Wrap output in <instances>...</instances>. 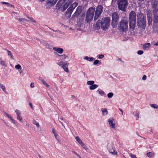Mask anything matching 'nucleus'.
<instances>
[{"mask_svg": "<svg viewBox=\"0 0 158 158\" xmlns=\"http://www.w3.org/2000/svg\"><path fill=\"white\" fill-rule=\"evenodd\" d=\"M137 25L140 28L145 29L146 26V18L143 15L139 14L137 15Z\"/></svg>", "mask_w": 158, "mask_h": 158, "instance_id": "f257e3e1", "label": "nucleus"}, {"mask_svg": "<svg viewBox=\"0 0 158 158\" xmlns=\"http://www.w3.org/2000/svg\"><path fill=\"white\" fill-rule=\"evenodd\" d=\"M128 22L127 20L122 19L118 25V29L121 32H124L127 31Z\"/></svg>", "mask_w": 158, "mask_h": 158, "instance_id": "f03ea898", "label": "nucleus"}, {"mask_svg": "<svg viewBox=\"0 0 158 158\" xmlns=\"http://www.w3.org/2000/svg\"><path fill=\"white\" fill-rule=\"evenodd\" d=\"M95 9V7H90L87 10L85 17L87 23L90 22L93 19Z\"/></svg>", "mask_w": 158, "mask_h": 158, "instance_id": "7ed1b4c3", "label": "nucleus"}, {"mask_svg": "<svg viewBox=\"0 0 158 158\" xmlns=\"http://www.w3.org/2000/svg\"><path fill=\"white\" fill-rule=\"evenodd\" d=\"M110 19L109 17L104 18L100 20V26L102 29L104 30L107 29L110 25Z\"/></svg>", "mask_w": 158, "mask_h": 158, "instance_id": "20e7f679", "label": "nucleus"}, {"mask_svg": "<svg viewBox=\"0 0 158 158\" xmlns=\"http://www.w3.org/2000/svg\"><path fill=\"white\" fill-rule=\"evenodd\" d=\"M112 16L111 25L113 28H115L117 25V23L119 20V16L116 12H114L112 14Z\"/></svg>", "mask_w": 158, "mask_h": 158, "instance_id": "39448f33", "label": "nucleus"}, {"mask_svg": "<svg viewBox=\"0 0 158 158\" xmlns=\"http://www.w3.org/2000/svg\"><path fill=\"white\" fill-rule=\"evenodd\" d=\"M118 8L123 11H125L128 4L127 0H119L118 2Z\"/></svg>", "mask_w": 158, "mask_h": 158, "instance_id": "423d86ee", "label": "nucleus"}, {"mask_svg": "<svg viewBox=\"0 0 158 158\" xmlns=\"http://www.w3.org/2000/svg\"><path fill=\"white\" fill-rule=\"evenodd\" d=\"M107 148L110 152L114 155H117V152L115 151L114 145L112 142L108 143L107 146Z\"/></svg>", "mask_w": 158, "mask_h": 158, "instance_id": "0eeeda50", "label": "nucleus"}, {"mask_svg": "<svg viewBox=\"0 0 158 158\" xmlns=\"http://www.w3.org/2000/svg\"><path fill=\"white\" fill-rule=\"evenodd\" d=\"M78 4L77 2H75L73 4L71 5L66 11V15L70 16L73 11L78 5Z\"/></svg>", "mask_w": 158, "mask_h": 158, "instance_id": "6e6552de", "label": "nucleus"}, {"mask_svg": "<svg viewBox=\"0 0 158 158\" xmlns=\"http://www.w3.org/2000/svg\"><path fill=\"white\" fill-rule=\"evenodd\" d=\"M103 7L102 6L100 5L98 6L96 8L95 12L94 20H97L98 17L100 16L102 13V11Z\"/></svg>", "mask_w": 158, "mask_h": 158, "instance_id": "1a4fd4ad", "label": "nucleus"}, {"mask_svg": "<svg viewBox=\"0 0 158 158\" xmlns=\"http://www.w3.org/2000/svg\"><path fill=\"white\" fill-rule=\"evenodd\" d=\"M68 64H69L68 63L62 61H60L58 63V64L63 68L64 71L67 73L69 72V70L68 68Z\"/></svg>", "mask_w": 158, "mask_h": 158, "instance_id": "9d476101", "label": "nucleus"}, {"mask_svg": "<svg viewBox=\"0 0 158 158\" xmlns=\"http://www.w3.org/2000/svg\"><path fill=\"white\" fill-rule=\"evenodd\" d=\"M82 10V7L81 6H78L76 9V11L74 14L72 16L73 17H78L80 14Z\"/></svg>", "mask_w": 158, "mask_h": 158, "instance_id": "9b49d317", "label": "nucleus"}, {"mask_svg": "<svg viewBox=\"0 0 158 158\" xmlns=\"http://www.w3.org/2000/svg\"><path fill=\"white\" fill-rule=\"evenodd\" d=\"M147 18L148 24L149 26L152 25L153 20L152 14L150 12H148L147 14Z\"/></svg>", "mask_w": 158, "mask_h": 158, "instance_id": "f8f14e48", "label": "nucleus"}, {"mask_svg": "<svg viewBox=\"0 0 158 158\" xmlns=\"http://www.w3.org/2000/svg\"><path fill=\"white\" fill-rule=\"evenodd\" d=\"M57 1L58 0H47L46 2L47 7H50L54 6Z\"/></svg>", "mask_w": 158, "mask_h": 158, "instance_id": "ddd939ff", "label": "nucleus"}, {"mask_svg": "<svg viewBox=\"0 0 158 158\" xmlns=\"http://www.w3.org/2000/svg\"><path fill=\"white\" fill-rule=\"evenodd\" d=\"M136 15L133 11H131L129 15V21H136Z\"/></svg>", "mask_w": 158, "mask_h": 158, "instance_id": "4468645a", "label": "nucleus"}, {"mask_svg": "<svg viewBox=\"0 0 158 158\" xmlns=\"http://www.w3.org/2000/svg\"><path fill=\"white\" fill-rule=\"evenodd\" d=\"M109 125L112 128L115 129V123L114 119L113 118H110L108 120Z\"/></svg>", "mask_w": 158, "mask_h": 158, "instance_id": "2eb2a0df", "label": "nucleus"}, {"mask_svg": "<svg viewBox=\"0 0 158 158\" xmlns=\"http://www.w3.org/2000/svg\"><path fill=\"white\" fill-rule=\"evenodd\" d=\"M129 23L130 29L133 31L135 27L136 21H129Z\"/></svg>", "mask_w": 158, "mask_h": 158, "instance_id": "dca6fc26", "label": "nucleus"}, {"mask_svg": "<svg viewBox=\"0 0 158 158\" xmlns=\"http://www.w3.org/2000/svg\"><path fill=\"white\" fill-rule=\"evenodd\" d=\"M15 112L17 115V119L21 122L22 119V117L21 116V113L20 111L18 110H15Z\"/></svg>", "mask_w": 158, "mask_h": 158, "instance_id": "f3484780", "label": "nucleus"}, {"mask_svg": "<svg viewBox=\"0 0 158 158\" xmlns=\"http://www.w3.org/2000/svg\"><path fill=\"white\" fill-rule=\"evenodd\" d=\"M100 20H98L97 22L95 23L93 26L94 29L95 30H98L100 28Z\"/></svg>", "mask_w": 158, "mask_h": 158, "instance_id": "a211bd4d", "label": "nucleus"}, {"mask_svg": "<svg viewBox=\"0 0 158 158\" xmlns=\"http://www.w3.org/2000/svg\"><path fill=\"white\" fill-rule=\"evenodd\" d=\"M85 15L82 14L79 16L78 17V21L80 22V24H82L83 23V20L84 19Z\"/></svg>", "mask_w": 158, "mask_h": 158, "instance_id": "6ab92c4d", "label": "nucleus"}, {"mask_svg": "<svg viewBox=\"0 0 158 158\" xmlns=\"http://www.w3.org/2000/svg\"><path fill=\"white\" fill-rule=\"evenodd\" d=\"M152 10L153 14L158 13V5L156 4L153 6Z\"/></svg>", "mask_w": 158, "mask_h": 158, "instance_id": "aec40b11", "label": "nucleus"}, {"mask_svg": "<svg viewBox=\"0 0 158 158\" xmlns=\"http://www.w3.org/2000/svg\"><path fill=\"white\" fill-rule=\"evenodd\" d=\"M153 23H154L156 24L158 23V13L153 14Z\"/></svg>", "mask_w": 158, "mask_h": 158, "instance_id": "412c9836", "label": "nucleus"}, {"mask_svg": "<svg viewBox=\"0 0 158 158\" xmlns=\"http://www.w3.org/2000/svg\"><path fill=\"white\" fill-rule=\"evenodd\" d=\"M53 50L60 54L62 53L63 52V49L60 48L54 47L53 48Z\"/></svg>", "mask_w": 158, "mask_h": 158, "instance_id": "4be33fe9", "label": "nucleus"}, {"mask_svg": "<svg viewBox=\"0 0 158 158\" xmlns=\"http://www.w3.org/2000/svg\"><path fill=\"white\" fill-rule=\"evenodd\" d=\"M67 3H65L61 7V10L63 11H64L69 6Z\"/></svg>", "mask_w": 158, "mask_h": 158, "instance_id": "5701e85b", "label": "nucleus"}, {"mask_svg": "<svg viewBox=\"0 0 158 158\" xmlns=\"http://www.w3.org/2000/svg\"><path fill=\"white\" fill-rule=\"evenodd\" d=\"M64 4L62 2V1H60L58 2L56 5V7L57 9H60L62 5Z\"/></svg>", "mask_w": 158, "mask_h": 158, "instance_id": "b1692460", "label": "nucleus"}, {"mask_svg": "<svg viewBox=\"0 0 158 158\" xmlns=\"http://www.w3.org/2000/svg\"><path fill=\"white\" fill-rule=\"evenodd\" d=\"M64 4L62 2V1H60L58 2L56 5V7L57 9H60L62 5Z\"/></svg>", "mask_w": 158, "mask_h": 158, "instance_id": "393cba45", "label": "nucleus"}, {"mask_svg": "<svg viewBox=\"0 0 158 158\" xmlns=\"http://www.w3.org/2000/svg\"><path fill=\"white\" fill-rule=\"evenodd\" d=\"M101 110L103 115H106L108 114V112L106 109L102 108Z\"/></svg>", "mask_w": 158, "mask_h": 158, "instance_id": "a878e982", "label": "nucleus"}, {"mask_svg": "<svg viewBox=\"0 0 158 158\" xmlns=\"http://www.w3.org/2000/svg\"><path fill=\"white\" fill-rule=\"evenodd\" d=\"M4 50L7 51L8 56L12 59H13L14 58L13 56V55L11 52L6 48Z\"/></svg>", "mask_w": 158, "mask_h": 158, "instance_id": "bb28decb", "label": "nucleus"}, {"mask_svg": "<svg viewBox=\"0 0 158 158\" xmlns=\"http://www.w3.org/2000/svg\"><path fill=\"white\" fill-rule=\"evenodd\" d=\"M150 45V43H146L144 44L143 45V49H146L147 48L149 47Z\"/></svg>", "mask_w": 158, "mask_h": 158, "instance_id": "cd10ccee", "label": "nucleus"}, {"mask_svg": "<svg viewBox=\"0 0 158 158\" xmlns=\"http://www.w3.org/2000/svg\"><path fill=\"white\" fill-rule=\"evenodd\" d=\"M98 87V85L96 84H93L92 85H91L89 87V89L91 90H94L97 88Z\"/></svg>", "mask_w": 158, "mask_h": 158, "instance_id": "c85d7f7f", "label": "nucleus"}, {"mask_svg": "<svg viewBox=\"0 0 158 158\" xmlns=\"http://www.w3.org/2000/svg\"><path fill=\"white\" fill-rule=\"evenodd\" d=\"M84 59L86 60H87L88 61H92L95 60L94 58L92 57H88V56H86L84 57Z\"/></svg>", "mask_w": 158, "mask_h": 158, "instance_id": "c756f323", "label": "nucleus"}, {"mask_svg": "<svg viewBox=\"0 0 158 158\" xmlns=\"http://www.w3.org/2000/svg\"><path fill=\"white\" fill-rule=\"evenodd\" d=\"M0 64L4 66H6V62L5 61L2 60V57L0 58Z\"/></svg>", "mask_w": 158, "mask_h": 158, "instance_id": "7c9ffc66", "label": "nucleus"}, {"mask_svg": "<svg viewBox=\"0 0 158 158\" xmlns=\"http://www.w3.org/2000/svg\"><path fill=\"white\" fill-rule=\"evenodd\" d=\"M0 87L2 89L3 91L5 92V93L7 94V92L6 90V88L5 85H4L3 84H0Z\"/></svg>", "mask_w": 158, "mask_h": 158, "instance_id": "2f4dec72", "label": "nucleus"}, {"mask_svg": "<svg viewBox=\"0 0 158 158\" xmlns=\"http://www.w3.org/2000/svg\"><path fill=\"white\" fill-rule=\"evenodd\" d=\"M76 139L78 143L80 145L83 143L79 137L78 136L76 137Z\"/></svg>", "mask_w": 158, "mask_h": 158, "instance_id": "473e14b6", "label": "nucleus"}, {"mask_svg": "<svg viewBox=\"0 0 158 158\" xmlns=\"http://www.w3.org/2000/svg\"><path fill=\"white\" fill-rule=\"evenodd\" d=\"M81 146L86 150L89 149L83 143L81 144Z\"/></svg>", "mask_w": 158, "mask_h": 158, "instance_id": "72a5a7b5", "label": "nucleus"}, {"mask_svg": "<svg viewBox=\"0 0 158 158\" xmlns=\"http://www.w3.org/2000/svg\"><path fill=\"white\" fill-rule=\"evenodd\" d=\"M58 56H60V58L62 60L65 59L67 56L65 54L61 55H58Z\"/></svg>", "mask_w": 158, "mask_h": 158, "instance_id": "f704fd0d", "label": "nucleus"}, {"mask_svg": "<svg viewBox=\"0 0 158 158\" xmlns=\"http://www.w3.org/2000/svg\"><path fill=\"white\" fill-rule=\"evenodd\" d=\"M147 155L148 157H152L154 155V154L152 152H149L147 153Z\"/></svg>", "mask_w": 158, "mask_h": 158, "instance_id": "c9c22d12", "label": "nucleus"}, {"mask_svg": "<svg viewBox=\"0 0 158 158\" xmlns=\"http://www.w3.org/2000/svg\"><path fill=\"white\" fill-rule=\"evenodd\" d=\"M52 132L53 134H54V136L55 137V138L57 139V136H58V135L56 133V131L54 129H53L52 130Z\"/></svg>", "mask_w": 158, "mask_h": 158, "instance_id": "e433bc0d", "label": "nucleus"}, {"mask_svg": "<svg viewBox=\"0 0 158 158\" xmlns=\"http://www.w3.org/2000/svg\"><path fill=\"white\" fill-rule=\"evenodd\" d=\"M94 81H88L87 83V84L88 85H92L94 84Z\"/></svg>", "mask_w": 158, "mask_h": 158, "instance_id": "4c0bfd02", "label": "nucleus"}, {"mask_svg": "<svg viewBox=\"0 0 158 158\" xmlns=\"http://www.w3.org/2000/svg\"><path fill=\"white\" fill-rule=\"evenodd\" d=\"M32 123L33 124L35 125L38 127H39L40 126L39 123L34 120H33Z\"/></svg>", "mask_w": 158, "mask_h": 158, "instance_id": "58836bf2", "label": "nucleus"}, {"mask_svg": "<svg viewBox=\"0 0 158 158\" xmlns=\"http://www.w3.org/2000/svg\"><path fill=\"white\" fill-rule=\"evenodd\" d=\"M113 93L112 92L109 93L107 95L108 98H111L113 96Z\"/></svg>", "mask_w": 158, "mask_h": 158, "instance_id": "ea45409f", "label": "nucleus"}, {"mask_svg": "<svg viewBox=\"0 0 158 158\" xmlns=\"http://www.w3.org/2000/svg\"><path fill=\"white\" fill-rule=\"evenodd\" d=\"M97 91H98L99 94L101 95H105V94L104 92L101 90H99L98 89V90Z\"/></svg>", "mask_w": 158, "mask_h": 158, "instance_id": "a19ab883", "label": "nucleus"}, {"mask_svg": "<svg viewBox=\"0 0 158 158\" xmlns=\"http://www.w3.org/2000/svg\"><path fill=\"white\" fill-rule=\"evenodd\" d=\"M18 20L20 22H21L22 23H21L22 24H23L22 23L23 22V21H28V20H27L26 19H24V18H23V19H18Z\"/></svg>", "mask_w": 158, "mask_h": 158, "instance_id": "79ce46f5", "label": "nucleus"}, {"mask_svg": "<svg viewBox=\"0 0 158 158\" xmlns=\"http://www.w3.org/2000/svg\"><path fill=\"white\" fill-rule=\"evenodd\" d=\"M1 3L3 4L6 5L8 6H13L12 5L10 4L8 2H1Z\"/></svg>", "mask_w": 158, "mask_h": 158, "instance_id": "37998d69", "label": "nucleus"}, {"mask_svg": "<svg viewBox=\"0 0 158 158\" xmlns=\"http://www.w3.org/2000/svg\"><path fill=\"white\" fill-rule=\"evenodd\" d=\"M15 68L18 69H22V67L20 64H18L15 65Z\"/></svg>", "mask_w": 158, "mask_h": 158, "instance_id": "c03bdc74", "label": "nucleus"}, {"mask_svg": "<svg viewBox=\"0 0 158 158\" xmlns=\"http://www.w3.org/2000/svg\"><path fill=\"white\" fill-rule=\"evenodd\" d=\"M100 63V64H101V62H99V61L98 60H95L94 62H93V64L94 65H97V64Z\"/></svg>", "mask_w": 158, "mask_h": 158, "instance_id": "a18cd8bd", "label": "nucleus"}, {"mask_svg": "<svg viewBox=\"0 0 158 158\" xmlns=\"http://www.w3.org/2000/svg\"><path fill=\"white\" fill-rule=\"evenodd\" d=\"M5 114H6V116L7 117H8L9 118H10V119L11 120L13 118H12V117H11V115H10V114H8L6 113H5Z\"/></svg>", "mask_w": 158, "mask_h": 158, "instance_id": "49530a36", "label": "nucleus"}, {"mask_svg": "<svg viewBox=\"0 0 158 158\" xmlns=\"http://www.w3.org/2000/svg\"><path fill=\"white\" fill-rule=\"evenodd\" d=\"M27 18L29 19L32 22H34V23H35V20L33 19L32 18V17H29L28 16H27Z\"/></svg>", "mask_w": 158, "mask_h": 158, "instance_id": "de8ad7c7", "label": "nucleus"}, {"mask_svg": "<svg viewBox=\"0 0 158 158\" xmlns=\"http://www.w3.org/2000/svg\"><path fill=\"white\" fill-rule=\"evenodd\" d=\"M151 106L154 108H158V106L155 104H152Z\"/></svg>", "mask_w": 158, "mask_h": 158, "instance_id": "09e8293b", "label": "nucleus"}, {"mask_svg": "<svg viewBox=\"0 0 158 158\" xmlns=\"http://www.w3.org/2000/svg\"><path fill=\"white\" fill-rule=\"evenodd\" d=\"M72 152L74 154H75L76 155H77V156H78L79 158H81L80 156L77 154L76 152H75V151H72Z\"/></svg>", "mask_w": 158, "mask_h": 158, "instance_id": "8fccbe9b", "label": "nucleus"}, {"mask_svg": "<svg viewBox=\"0 0 158 158\" xmlns=\"http://www.w3.org/2000/svg\"><path fill=\"white\" fill-rule=\"evenodd\" d=\"M137 53L139 55H142L143 53V52L142 50H139L137 51Z\"/></svg>", "mask_w": 158, "mask_h": 158, "instance_id": "3c124183", "label": "nucleus"}, {"mask_svg": "<svg viewBox=\"0 0 158 158\" xmlns=\"http://www.w3.org/2000/svg\"><path fill=\"white\" fill-rule=\"evenodd\" d=\"M98 58L99 59H102L104 57V56L103 54L99 55H98Z\"/></svg>", "mask_w": 158, "mask_h": 158, "instance_id": "603ef678", "label": "nucleus"}, {"mask_svg": "<svg viewBox=\"0 0 158 158\" xmlns=\"http://www.w3.org/2000/svg\"><path fill=\"white\" fill-rule=\"evenodd\" d=\"M138 113H139V111L138 110H136V114L135 115V116L136 117L138 118H139V115L138 114Z\"/></svg>", "mask_w": 158, "mask_h": 158, "instance_id": "864d4df0", "label": "nucleus"}, {"mask_svg": "<svg viewBox=\"0 0 158 158\" xmlns=\"http://www.w3.org/2000/svg\"><path fill=\"white\" fill-rule=\"evenodd\" d=\"M73 2V1H72L71 0H68L67 2H66L69 5L72 2Z\"/></svg>", "mask_w": 158, "mask_h": 158, "instance_id": "5fc2aeb1", "label": "nucleus"}, {"mask_svg": "<svg viewBox=\"0 0 158 158\" xmlns=\"http://www.w3.org/2000/svg\"><path fill=\"white\" fill-rule=\"evenodd\" d=\"M39 80L41 81H42L43 83L44 84H45L46 83V82L44 80H43V79H40V78L39 79Z\"/></svg>", "mask_w": 158, "mask_h": 158, "instance_id": "6e6d98bb", "label": "nucleus"}, {"mask_svg": "<svg viewBox=\"0 0 158 158\" xmlns=\"http://www.w3.org/2000/svg\"><path fill=\"white\" fill-rule=\"evenodd\" d=\"M146 78H147L146 76L145 75H144L143 76L142 79V80H145L146 79Z\"/></svg>", "mask_w": 158, "mask_h": 158, "instance_id": "4d7b16f0", "label": "nucleus"}, {"mask_svg": "<svg viewBox=\"0 0 158 158\" xmlns=\"http://www.w3.org/2000/svg\"><path fill=\"white\" fill-rule=\"evenodd\" d=\"M131 158H137L136 157V156L135 155H133L132 154L130 155Z\"/></svg>", "mask_w": 158, "mask_h": 158, "instance_id": "13d9d810", "label": "nucleus"}, {"mask_svg": "<svg viewBox=\"0 0 158 158\" xmlns=\"http://www.w3.org/2000/svg\"><path fill=\"white\" fill-rule=\"evenodd\" d=\"M29 105L30 106V107H31V108L32 109H33V106H32V104L30 102V103H29Z\"/></svg>", "mask_w": 158, "mask_h": 158, "instance_id": "bf43d9fd", "label": "nucleus"}, {"mask_svg": "<svg viewBox=\"0 0 158 158\" xmlns=\"http://www.w3.org/2000/svg\"><path fill=\"white\" fill-rule=\"evenodd\" d=\"M12 122L14 123V124H15V123H16V121L14 119H13V118L12 119V120H11Z\"/></svg>", "mask_w": 158, "mask_h": 158, "instance_id": "052dcab7", "label": "nucleus"}, {"mask_svg": "<svg viewBox=\"0 0 158 158\" xmlns=\"http://www.w3.org/2000/svg\"><path fill=\"white\" fill-rule=\"evenodd\" d=\"M30 86L31 87H34V83H31L30 85Z\"/></svg>", "mask_w": 158, "mask_h": 158, "instance_id": "680f3d73", "label": "nucleus"}, {"mask_svg": "<svg viewBox=\"0 0 158 158\" xmlns=\"http://www.w3.org/2000/svg\"><path fill=\"white\" fill-rule=\"evenodd\" d=\"M44 85H45L47 87H49V85L47 83V82H46L45 84H44Z\"/></svg>", "mask_w": 158, "mask_h": 158, "instance_id": "e2e57ef3", "label": "nucleus"}, {"mask_svg": "<svg viewBox=\"0 0 158 158\" xmlns=\"http://www.w3.org/2000/svg\"><path fill=\"white\" fill-rule=\"evenodd\" d=\"M60 1H62V2L63 3V4H64V3L67 0H60Z\"/></svg>", "mask_w": 158, "mask_h": 158, "instance_id": "0e129e2a", "label": "nucleus"}, {"mask_svg": "<svg viewBox=\"0 0 158 158\" xmlns=\"http://www.w3.org/2000/svg\"><path fill=\"white\" fill-rule=\"evenodd\" d=\"M71 98H75V97L74 95H72L71 96Z\"/></svg>", "mask_w": 158, "mask_h": 158, "instance_id": "69168bd1", "label": "nucleus"}, {"mask_svg": "<svg viewBox=\"0 0 158 158\" xmlns=\"http://www.w3.org/2000/svg\"><path fill=\"white\" fill-rule=\"evenodd\" d=\"M119 110L121 112H122V114L123 115V110H122L120 109V108H119Z\"/></svg>", "mask_w": 158, "mask_h": 158, "instance_id": "338daca9", "label": "nucleus"}, {"mask_svg": "<svg viewBox=\"0 0 158 158\" xmlns=\"http://www.w3.org/2000/svg\"><path fill=\"white\" fill-rule=\"evenodd\" d=\"M155 45L158 46V41L157 42L156 44H155Z\"/></svg>", "mask_w": 158, "mask_h": 158, "instance_id": "774afa93", "label": "nucleus"}]
</instances>
